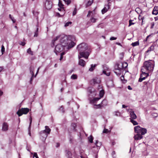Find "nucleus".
Wrapping results in <instances>:
<instances>
[{"mask_svg":"<svg viewBox=\"0 0 158 158\" xmlns=\"http://www.w3.org/2000/svg\"><path fill=\"white\" fill-rule=\"evenodd\" d=\"M75 40V37L73 35H61L60 40V44L65 47L68 46L67 49H69L75 45L76 43L74 42Z\"/></svg>","mask_w":158,"mask_h":158,"instance_id":"obj_1","label":"nucleus"},{"mask_svg":"<svg viewBox=\"0 0 158 158\" xmlns=\"http://www.w3.org/2000/svg\"><path fill=\"white\" fill-rule=\"evenodd\" d=\"M88 45L85 43H81L77 46V49L80 52L79 59L82 57L88 58L91 52L90 49H88Z\"/></svg>","mask_w":158,"mask_h":158,"instance_id":"obj_2","label":"nucleus"},{"mask_svg":"<svg viewBox=\"0 0 158 158\" xmlns=\"http://www.w3.org/2000/svg\"><path fill=\"white\" fill-rule=\"evenodd\" d=\"M134 129L135 132L137 133L134 136L135 140L141 139L143 138L142 135L145 134L147 132L146 128L141 127L139 126L135 127Z\"/></svg>","mask_w":158,"mask_h":158,"instance_id":"obj_3","label":"nucleus"},{"mask_svg":"<svg viewBox=\"0 0 158 158\" xmlns=\"http://www.w3.org/2000/svg\"><path fill=\"white\" fill-rule=\"evenodd\" d=\"M154 65L155 63L154 61L151 60L145 61L141 68V71H146L147 72H151L153 71Z\"/></svg>","mask_w":158,"mask_h":158,"instance_id":"obj_4","label":"nucleus"},{"mask_svg":"<svg viewBox=\"0 0 158 158\" xmlns=\"http://www.w3.org/2000/svg\"><path fill=\"white\" fill-rule=\"evenodd\" d=\"M29 109L27 108H22L19 109L16 112L19 116H20L23 114H26L29 111Z\"/></svg>","mask_w":158,"mask_h":158,"instance_id":"obj_5","label":"nucleus"},{"mask_svg":"<svg viewBox=\"0 0 158 158\" xmlns=\"http://www.w3.org/2000/svg\"><path fill=\"white\" fill-rule=\"evenodd\" d=\"M142 74L140 75V77L139 78L138 81L139 82H142L143 80H145L149 76L148 73L146 71H141Z\"/></svg>","mask_w":158,"mask_h":158,"instance_id":"obj_6","label":"nucleus"},{"mask_svg":"<svg viewBox=\"0 0 158 158\" xmlns=\"http://www.w3.org/2000/svg\"><path fill=\"white\" fill-rule=\"evenodd\" d=\"M127 63L126 62L124 64L122 63L117 64L115 66L114 70H116L117 69L125 68L127 67Z\"/></svg>","mask_w":158,"mask_h":158,"instance_id":"obj_7","label":"nucleus"},{"mask_svg":"<svg viewBox=\"0 0 158 158\" xmlns=\"http://www.w3.org/2000/svg\"><path fill=\"white\" fill-rule=\"evenodd\" d=\"M64 47L60 44H58L55 47V52L57 54V52H60L63 51L64 49Z\"/></svg>","mask_w":158,"mask_h":158,"instance_id":"obj_8","label":"nucleus"},{"mask_svg":"<svg viewBox=\"0 0 158 158\" xmlns=\"http://www.w3.org/2000/svg\"><path fill=\"white\" fill-rule=\"evenodd\" d=\"M107 101L106 100H103L100 104L98 105H95V106H96L95 108L96 109L101 108L102 107L104 106H106L107 105Z\"/></svg>","mask_w":158,"mask_h":158,"instance_id":"obj_9","label":"nucleus"},{"mask_svg":"<svg viewBox=\"0 0 158 158\" xmlns=\"http://www.w3.org/2000/svg\"><path fill=\"white\" fill-rule=\"evenodd\" d=\"M40 138L43 142H44L48 136V135L45 132V131H40Z\"/></svg>","mask_w":158,"mask_h":158,"instance_id":"obj_10","label":"nucleus"},{"mask_svg":"<svg viewBox=\"0 0 158 158\" xmlns=\"http://www.w3.org/2000/svg\"><path fill=\"white\" fill-rule=\"evenodd\" d=\"M52 6V3L51 0H46L45 3V7L47 10H50Z\"/></svg>","mask_w":158,"mask_h":158,"instance_id":"obj_11","label":"nucleus"},{"mask_svg":"<svg viewBox=\"0 0 158 158\" xmlns=\"http://www.w3.org/2000/svg\"><path fill=\"white\" fill-rule=\"evenodd\" d=\"M96 146H94V148L96 150L95 152H98L100 149V147L102 145V143L101 142H99L98 140L96 141L95 143Z\"/></svg>","mask_w":158,"mask_h":158,"instance_id":"obj_12","label":"nucleus"},{"mask_svg":"<svg viewBox=\"0 0 158 158\" xmlns=\"http://www.w3.org/2000/svg\"><path fill=\"white\" fill-rule=\"evenodd\" d=\"M100 82V80L99 78L97 77L94 78L90 81L91 84H95L99 83Z\"/></svg>","mask_w":158,"mask_h":158,"instance_id":"obj_13","label":"nucleus"},{"mask_svg":"<svg viewBox=\"0 0 158 158\" xmlns=\"http://www.w3.org/2000/svg\"><path fill=\"white\" fill-rule=\"evenodd\" d=\"M130 116L131 118H130L131 119H135L136 118L137 116L135 114V113L134 111H133L132 112H131L130 114Z\"/></svg>","mask_w":158,"mask_h":158,"instance_id":"obj_14","label":"nucleus"},{"mask_svg":"<svg viewBox=\"0 0 158 158\" xmlns=\"http://www.w3.org/2000/svg\"><path fill=\"white\" fill-rule=\"evenodd\" d=\"M65 155L68 158H71L72 157V154L71 152L69 150L65 151Z\"/></svg>","mask_w":158,"mask_h":158,"instance_id":"obj_15","label":"nucleus"},{"mask_svg":"<svg viewBox=\"0 0 158 158\" xmlns=\"http://www.w3.org/2000/svg\"><path fill=\"white\" fill-rule=\"evenodd\" d=\"M123 69H121L114 70V72L117 76H119L121 74Z\"/></svg>","mask_w":158,"mask_h":158,"instance_id":"obj_16","label":"nucleus"},{"mask_svg":"<svg viewBox=\"0 0 158 158\" xmlns=\"http://www.w3.org/2000/svg\"><path fill=\"white\" fill-rule=\"evenodd\" d=\"M79 59V60L78 62L79 65L83 67L85 66L86 64L85 61L83 59Z\"/></svg>","mask_w":158,"mask_h":158,"instance_id":"obj_17","label":"nucleus"},{"mask_svg":"<svg viewBox=\"0 0 158 158\" xmlns=\"http://www.w3.org/2000/svg\"><path fill=\"white\" fill-rule=\"evenodd\" d=\"M105 6L102 10V13L103 14L106 12L108 10L109 8V6L108 4L105 5Z\"/></svg>","mask_w":158,"mask_h":158,"instance_id":"obj_18","label":"nucleus"},{"mask_svg":"<svg viewBox=\"0 0 158 158\" xmlns=\"http://www.w3.org/2000/svg\"><path fill=\"white\" fill-rule=\"evenodd\" d=\"M153 15H156L158 14V8L157 6H155L152 12Z\"/></svg>","mask_w":158,"mask_h":158,"instance_id":"obj_19","label":"nucleus"},{"mask_svg":"<svg viewBox=\"0 0 158 158\" xmlns=\"http://www.w3.org/2000/svg\"><path fill=\"white\" fill-rule=\"evenodd\" d=\"M45 129L44 131H45V132L47 133L48 135L50 133L51 130L48 126H45Z\"/></svg>","mask_w":158,"mask_h":158,"instance_id":"obj_20","label":"nucleus"},{"mask_svg":"<svg viewBox=\"0 0 158 158\" xmlns=\"http://www.w3.org/2000/svg\"><path fill=\"white\" fill-rule=\"evenodd\" d=\"M2 130L4 131H6L8 130V125L6 123H4L2 125Z\"/></svg>","mask_w":158,"mask_h":158,"instance_id":"obj_21","label":"nucleus"},{"mask_svg":"<svg viewBox=\"0 0 158 158\" xmlns=\"http://www.w3.org/2000/svg\"><path fill=\"white\" fill-rule=\"evenodd\" d=\"M29 120H30V123L29 126V127L28 128V134L30 136H31L30 127H31V122H32V118L31 116H30V117L29 118Z\"/></svg>","mask_w":158,"mask_h":158,"instance_id":"obj_22","label":"nucleus"},{"mask_svg":"<svg viewBox=\"0 0 158 158\" xmlns=\"http://www.w3.org/2000/svg\"><path fill=\"white\" fill-rule=\"evenodd\" d=\"M36 27V29L35 32V34L34 36V37H37L38 35L39 26L38 24L37 25Z\"/></svg>","mask_w":158,"mask_h":158,"instance_id":"obj_23","label":"nucleus"},{"mask_svg":"<svg viewBox=\"0 0 158 158\" xmlns=\"http://www.w3.org/2000/svg\"><path fill=\"white\" fill-rule=\"evenodd\" d=\"M96 66H97V64H95L94 65H93L92 64H91V67L89 69V70L90 71H91V72L93 71L94 70L95 67H96Z\"/></svg>","mask_w":158,"mask_h":158,"instance_id":"obj_24","label":"nucleus"},{"mask_svg":"<svg viewBox=\"0 0 158 158\" xmlns=\"http://www.w3.org/2000/svg\"><path fill=\"white\" fill-rule=\"evenodd\" d=\"M101 98L100 97L99 98H93L92 100L91 101V102L93 103H95L97 101H98Z\"/></svg>","mask_w":158,"mask_h":158,"instance_id":"obj_25","label":"nucleus"},{"mask_svg":"<svg viewBox=\"0 0 158 158\" xmlns=\"http://www.w3.org/2000/svg\"><path fill=\"white\" fill-rule=\"evenodd\" d=\"M104 94V91L103 89L101 90L99 92V96L100 98L102 97Z\"/></svg>","mask_w":158,"mask_h":158,"instance_id":"obj_26","label":"nucleus"},{"mask_svg":"<svg viewBox=\"0 0 158 158\" xmlns=\"http://www.w3.org/2000/svg\"><path fill=\"white\" fill-rule=\"evenodd\" d=\"M88 139L90 143H92L93 142V137L92 135L89 136L88 137Z\"/></svg>","mask_w":158,"mask_h":158,"instance_id":"obj_27","label":"nucleus"},{"mask_svg":"<svg viewBox=\"0 0 158 158\" xmlns=\"http://www.w3.org/2000/svg\"><path fill=\"white\" fill-rule=\"evenodd\" d=\"M139 41H137L135 42L132 43L131 44V45L133 47H135V46H136L139 45Z\"/></svg>","mask_w":158,"mask_h":158,"instance_id":"obj_28","label":"nucleus"},{"mask_svg":"<svg viewBox=\"0 0 158 158\" xmlns=\"http://www.w3.org/2000/svg\"><path fill=\"white\" fill-rule=\"evenodd\" d=\"M27 52L31 55H33V52L31 51L30 48L27 49Z\"/></svg>","mask_w":158,"mask_h":158,"instance_id":"obj_29","label":"nucleus"},{"mask_svg":"<svg viewBox=\"0 0 158 158\" xmlns=\"http://www.w3.org/2000/svg\"><path fill=\"white\" fill-rule=\"evenodd\" d=\"M130 121L134 125H135L138 124V123L136 121L134 120V119H130Z\"/></svg>","mask_w":158,"mask_h":158,"instance_id":"obj_30","label":"nucleus"},{"mask_svg":"<svg viewBox=\"0 0 158 158\" xmlns=\"http://www.w3.org/2000/svg\"><path fill=\"white\" fill-rule=\"evenodd\" d=\"M71 78L73 79H76L77 78V76L76 74H73L71 76Z\"/></svg>","mask_w":158,"mask_h":158,"instance_id":"obj_31","label":"nucleus"},{"mask_svg":"<svg viewBox=\"0 0 158 158\" xmlns=\"http://www.w3.org/2000/svg\"><path fill=\"white\" fill-rule=\"evenodd\" d=\"M58 5L60 8L63 7L64 5L62 4L61 1L60 0H59Z\"/></svg>","mask_w":158,"mask_h":158,"instance_id":"obj_32","label":"nucleus"},{"mask_svg":"<svg viewBox=\"0 0 158 158\" xmlns=\"http://www.w3.org/2000/svg\"><path fill=\"white\" fill-rule=\"evenodd\" d=\"M59 110L61 112H62L64 113V107L63 106H61L60 108L59 109Z\"/></svg>","mask_w":158,"mask_h":158,"instance_id":"obj_33","label":"nucleus"},{"mask_svg":"<svg viewBox=\"0 0 158 158\" xmlns=\"http://www.w3.org/2000/svg\"><path fill=\"white\" fill-rule=\"evenodd\" d=\"M32 76L31 77V78H30V84H31L32 83V82L33 80V77H34V73H33V71H32Z\"/></svg>","mask_w":158,"mask_h":158,"instance_id":"obj_34","label":"nucleus"},{"mask_svg":"<svg viewBox=\"0 0 158 158\" xmlns=\"http://www.w3.org/2000/svg\"><path fill=\"white\" fill-rule=\"evenodd\" d=\"M71 126L73 128V130L75 131H76V130L75 129V128L77 126L76 123H72L71 124Z\"/></svg>","mask_w":158,"mask_h":158,"instance_id":"obj_35","label":"nucleus"},{"mask_svg":"<svg viewBox=\"0 0 158 158\" xmlns=\"http://www.w3.org/2000/svg\"><path fill=\"white\" fill-rule=\"evenodd\" d=\"M124 53L123 52H121L120 53V59L122 60L123 59V57H124Z\"/></svg>","mask_w":158,"mask_h":158,"instance_id":"obj_36","label":"nucleus"},{"mask_svg":"<svg viewBox=\"0 0 158 158\" xmlns=\"http://www.w3.org/2000/svg\"><path fill=\"white\" fill-rule=\"evenodd\" d=\"M151 51H153L154 49V46L153 45H152L149 48H148Z\"/></svg>","mask_w":158,"mask_h":158,"instance_id":"obj_37","label":"nucleus"},{"mask_svg":"<svg viewBox=\"0 0 158 158\" xmlns=\"http://www.w3.org/2000/svg\"><path fill=\"white\" fill-rule=\"evenodd\" d=\"M132 20H130L129 21V25H128V27H130V26L131 25H134V24H135V23H132Z\"/></svg>","mask_w":158,"mask_h":158,"instance_id":"obj_38","label":"nucleus"},{"mask_svg":"<svg viewBox=\"0 0 158 158\" xmlns=\"http://www.w3.org/2000/svg\"><path fill=\"white\" fill-rule=\"evenodd\" d=\"M5 51V48L4 46L2 45L1 47V52H2V54H3V52Z\"/></svg>","mask_w":158,"mask_h":158,"instance_id":"obj_39","label":"nucleus"},{"mask_svg":"<svg viewBox=\"0 0 158 158\" xmlns=\"http://www.w3.org/2000/svg\"><path fill=\"white\" fill-rule=\"evenodd\" d=\"M72 23V22H67L65 23L64 26L65 27H67L69 26L70 24H71Z\"/></svg>","mask_w":158,"mask_h":158,"instance_id":"obj_40","label":"nucleus"},{"mask_svg":"<svg viewBox=\"0 0 158 158\" xmlns=\"http://www.w3.org/2000/svg\"><path fill=\"white\" fill-rule=\"evenodd\" d=\"M96 19L94 18L93 17H92L90 19V21L92 22L93 23H95L96 21Z\"/></svg>","mask_w":158,"mask_h":158,"instance_id":"obj_41","label":"nucleus"},{"mask_svg":"<svg viewBox=\"0 0 158 158\" xmlns=\"http://www.w3.org/2000/svg\"><path fill=\"white\" fill-rule=\"evenodd\" d=\"M58 9L59 11H63L64 12V14H65V10L64 9V7H62V8H58Z\"/></svg>","mask_w":158,"mask_h":158,"instance_id":"obj_42","label":"nucleus"},{"mask_svg":"<svg viewBox=\"0 0 158 158\" xmlns=\"http://www.w3.org/2000/svg\"><path fill=\"white\" fill-rule=\"evenodd\" d=\"M110 131L108 129H105L103 131V132L104 133H107L109 132Z\"/></svg>","mask_w":158,"mask_h":158,"instance_id":"obj_43","label":"nucleus"},{"mask_svg":"<svg viewBox=\"0 0 158 158\" xmlns=\"http://www.w3.org/2000/svg\"><path fill=\"white\" fill-rule=\"evenodd\" d=\"M65 2L67 5H69L71 3V1L70 0H66V2Z\"/></svg>","mask_w":158,"mask_h":158,"instance_id":"obj_44","label":"nucleus"},{"mask_svg":"<svg viewBox=\"0 0 158 158\" xmlns=\"http://www.w3.org/2000/svg\"><path fill=\"white\" fill-rule=\"evenodd\" d=\"M152 116L153 117H156L158 116V114L156 113H154L152 114Z\"/></svg>","mask_w":158,"mask_h":158,"instance_id":"obj_45","label":"nucleus"},{"mask_svg":"<svg viewBox=\"0 0 158 158\" xmlns=\"http://www.w3.org/2000/svg\"><path fill=\"white\" fill-rule=\"evenodd\" d=\"M76 13H77L76 8H75L74 10L73 11V16L75 15L76 14Z\"/></svg>","mask_w":158,"mask_h":158,"instance_id":"obj_46","label":"nucleus"},{"mask_svg":"<svg viewBox=\"0 0 158 158\" xmlns=\"http://www.w3.org/2000/svg\"><path fill=\"white\" fill-rule=\"evenodd\" d=\"M35 157L36 158H39L37 153L36 152L34 153L33 157Z\"/></svg>","mask_w":158,"mask_h":158,"instance_id":"obj_47","label":"nucleus"},{"mask_svg":"<svg viewBox=\"0 0 158 158\" xmlns=\"http://www.w3.org/2000/svg\"><path fill=\"white\" fill-rule=\"evenodd\" d=\"M127 112H129L130 114L131 113V112H132L133 110L132 109L130 108L129 109H127Z\"/></svg>","mask_w":158,"mask_h":158,"instance_id":"obj_48","label":"nucleus"},{"mask_svg":"<svg viewBox=\"0 0 158 158\" xmlns=\"http://www.w3.org/2000/svg\"><path fill=\"white\" fill-rule=\"evenodd\" d=\"M59 36H57L56 38H54V39L52 41H55L58 39L59 38Z\"/></svg>","mask_w":158,"mask_h":158,"instance_id":"obj_49","label":"nucleus"},{"mask_svg":"<svg viewBox=\"0 0 158 158\" xmlns=\"http://www.w3.org/2000/svg\"><path fill=\"white\" fill-rule=\"evenodd\" d=\"M103 68L104 69V70H106L107 71H108V68L106 67V65L103 66Z\"/></svg>","mask_w":158,"mask_h":158,"instance_id":"obj_50","label":"nucleus"},{"mask_svg":"<svg viewBox=\"0 0 158 158\" xmlns=\"http://www.w3.org/2000/svg\"><path fill=\"white\" fill-rule=\"evenodd\" d=\"M73 140V137H70L69 138V142H70V143H71L72 142Z\"/></svg>","mask_w":158,"mask_h":158,"instance_id":"obj_51","label":"nucleus"},{"mask_svg":"<svg viewBox=\"0 0 158 158\" xmlns=\"http://www.w3.org/2000/svg\"><path fill=\"white\" fill-rule=\"evenodd\" d=\"M93 0H89L88 1V3L89 4V5H91L92 4Z\"/></svg>","mask_w":158,"mask_h":158,"instance_id":"obj_52","label":"nucleus"},{"mask_svg":"<svg viewBox=\"0 0 158 158\" xmlns=\"http://www.w3.org/2000/svg\"><path fill=\"white\" fill-rule=\"evenodd\" d=\"M116 39H117L116 37H112L110 38V40H115Z\"/></svg>","mask_w":158,"mask_h":158,"instance_id":"obj_53","label":"nucleus"},{"mask_svg":"<svg viewBox=\"0 0 158 158\" xmlns=\"http://www.w3.org/2000/svg\"><path fill=\"white\" fill-rule=\"evenodd\" d=\"M151 51L149 49H148V50L146 51L145 52V56L148 55V54H147V53Z\"/></svg>","mask_w":158,"mask_h":158,"instance_id":"obj_54","label":"nucleus"},{"mask_svg":"<svg viewBox=\"0 0 158 158\" xmlns=\"http://www.w3.org/2000/svg\"><path fill=\"white\" fill-rule=\"evenodd\" d=\"M11 19L12 21L13 22V23H15L16 22V20L14 19V18L13 17H12V18H11Z\"/></svg>","mask_w":158,"mask_h":158,"instance_id":"obj_55","label":"nucleus"},{"mask_svg":"<svg viewBox=\"0 0 158 158\" xmlns=\"http://www.w3.org/2000/svg\"><path fill=\"white\" fill-rule=\"evenodd\" d=\"M20 45H22L23 46H24L25 44L26 43L24 42H21L19 44Z\"/></svg>","mask_w":158,"mask_h":158,"instance_id":"obj_56","label":"nucleus"},{"mask_svg":"<svg viewBox=\"0 0 158 158\" xmlns=\"http://www.w3.org/2000/svg\"><path fill=\"white\" fill-rule=\"evenodd\" d=\"M91 13V12L90 11H88V15H87V17H89L90 16Z\"/></svg>","mask_w":158,"mask_h":158,"instance_id":"obj_57","label":"nucleus"},{"mask_svg":"<svg viewBox=\"0 0 158 158\" xmlns=\"http://www.w3.org/2000/svg\"><path fill=\"white\" fill-rule=\"evenodd\" d=\"M94 91H93L92 90V89H88V92L90 93V94H92L93 93V92H94Z\"/></svg>","mask_w":158,"mask_h":158,"instance_id":"obj_58","label":"nucleus"},{"mask_svg":"<svg viewBox=\"0 0 158 158\" xmlns=\"http://www.w3.org/2000/svg\"><path fill=\"white\" fill-rule=\"evenodd\" d=\"M106 75L107 76H109L110 75V72H107L106 73Z\"/></svg>","mask_w":158,"mask_h":158,"instance_id":"obj_59","label":"nucleus"},{"mask_svg":"<svg viewBox=\"0 0 158 158\" xmlns=\"http://www.w3.org/2000/svg\"><path fill=\"white\" fill-rule=\"evenodd\" d=\"M154 23H152L151 24V28H153L154 26Z\"/></svg>","mask_w":158,"mask_h":158,"instance_id":"obj_60","label":"nucleus"},{"mask_svg":"<svg viewBox=\"0 0 158 158\" xmlns=\"http://www.w3.org/2000/svg\"><path fill=\"white\" fill-rule=\"evenodd\" d=\"M127 89H129V90H132V88L131 87V86H130V85H128V86H127Z\"/></svg>","mask_w":158,"mask_h":158,"instance_id":"obj_61","label":"nucleus"},{"mask_svg":"<svg viewBox=\"0 0 158 158\" xmlns=\"http://www.w3.org/2000/svg\"><path fill=\"white\" fill-rule=\"evenodd\" d=\"M3 69V68L2 67H0V72H2Z\"/></svg>","mask_w":158,"mask_h":158,"instance_id":"obj_62","label":"nucleus"},{"mask_svg":"<svg viewBox=\"0 0 158 158\" xmlns=\"http://www.w3.org/2000/svg\"><path fill=\"white\" fill-rule=\"evenodd\" d=\"M60 144L59 143H56V147H58L60 146Z\"/></svg>","mask_w":158,"mask_h":158,"instance_id":"obj_63","label":"nucleus"},{"mask_svg":"<svg viewBox=\"0 0 158 158\" xmlns=\"http://www.w3.org/2000/svg\"><path fill=\"white\" fill-rule=\"evenodd\" d=\"M65 53L64 52H63L61 53L60 56H63L64 55Z\"/></svg>","mask_w":158,"mask_h":158,"instance_id":"obj_64","label":"nucleus"}]
</instances>
